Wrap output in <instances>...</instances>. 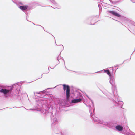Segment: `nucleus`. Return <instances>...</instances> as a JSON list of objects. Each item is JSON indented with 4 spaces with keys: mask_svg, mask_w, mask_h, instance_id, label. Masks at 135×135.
<instances>
[{
    "mask_svg": "<svg viewBox=\"0 0 135 135\" xmlns=\"http://www.w3.org/2000/svg\"><path fill=\"white\" fill-rule=\"evenodd\" d=\"M63 90L64 91H65L66 89V99L67 100H69V98L70 96V88L69 86L68 85H66L64 84L63 85Z\"/></svg>",
    "mask_w": 135,
    "mask_h": 135,
    "instance_id": "f257e3e1",
    "label": "nucleus"
},
{
    "mask_svg": "<svg viewBox=\"0 0 135 135\" xmlns=\"http://www.w3.org/2000/svg\"><path fill=\"white\" fill-rule=\"evenodd\" d=\"M10 91L9 90H7L6 89H4L2 88L1 90H0V92L3 93L4 94H6Z\"/></svg>",
    "mask_w": 135,
    "mask_h": 135,
    "instance_id": "f03ea898",
    "label": "nucleus"
},
{
    "mask_svg": "<svg viewBox=\"0 0 135 135\" xmlns=\"http://www.w3.org/2000/svg\"><path fill=\"white\" fill-rule=\"evenodd\" d=\"M109 12L110 13L112 14L113 15L116 16L118 17H121V16L120 15V14H119L118 13L115 12L114 11H110Z\"/></svg>",
    "mask_w": 135,
    "mask_h": 135,
    "instance_id": "7ed1b4c3",
    "label": "nucleus"
},
{
    "mask_svg": "<svg viewBox=\"0 0 135 135\" xmlns=\"http://www.w3.org/2000/svg\"><path fill=\"white\" fill-rule=\"evenodd\" d=\"M19 8L22 10H25L28 8V6H20L19 7Z\"/></svg>",
    "mask_w": 135,
    "mask_h": 135,
    "instance_id": "20e7f679",
    "label": "nucleus"
},
{
    "mask_svg": "<svg viewBox=\"0 0 135 135\" xmlns=\"http://www.w3.org/2000/svg\"><path fill=\"white\" fill-rule=\"evenodd\" d=\"M116 128L119 131H121L123 129V127L120 125L117 126Z\"/></svg>",
    "mask_w": 135,
    "mask_h": 135,
    "instance_id": "39448f33",
    "label": "nucleus"
},
{
    "mask_svg": "<svg viewBox=\"0 0 135 135\" xmlns=\"http://www.w3.org/2000/svg\"><path fill=\"white\" fill-rule=\"evenodd\" d=\"M81 101L80 99H74L72 100L71 102L72 103H75L79 102H80Z\"/></svg>",
    "mask_w": 135,
    "mask_h": 135,
    "instance_id": "423d86ee",
    "label": "nucleus"
},
{
    "mask_svg": "<svg viewBox=\"0 0 135 135\" xmlns=\"http://www.w3.org/2000/svg\"><path fill=\"white\" fill-rule=\"evenodd\" d=\"M104 72L106 73L108 75H109V76L110 77L111 76V74L108 70H104Z\"/></svg>",
    "mask_w": 135,
    "mask_h": 135,
    "instance_id": "0eeeda50",
    "label": "nucleus"
}]
</instances>
